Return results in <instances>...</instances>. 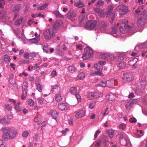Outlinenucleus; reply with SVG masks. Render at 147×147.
<instances>
[{"instance_id":"a18cd8bd","label":"nucleus","mask_w":147,"mask_h":147,"mask_svg":"<svg viewBox=\"0 0 147 147\" xmlns=\"http://www.w3.org/2000/svg\"><path fill=\"white\" fill-rule=\"evenodd\" d=\"M38 91L40 92H41L42 90V86L40 84H38L36 85Z\"/></svg>"},{"instance_id":"603ef678","label":"nucleus","mask_w":147,"mask_h":147,"mask_svg":"<svg viewBox=\"0 0 147 147\" xmlns=\"http://www.w3.org/2000/svg\"><path fill=\"white\" fill-rule=\"evenodd\" d=\"M129 121L131 123H134L136 122L137 120L134 117H132L130 118L129 119Z\"/></svg>"},{"instance_id":"473e14b6","label":"nucleus","mask_w":147,"mask_h":147,"mask_svg":"<svg viewBox=\"0 0 147 147\" xmlns=\"http://www.w3.org/2000/svg\"><path fill=\"white\" fill-rule=\"evenodd\" d=\"M62 99L61 95L57 93L55 95V100L56 101L59 102Z\"/></svg>"},{"instance_id":"e433bc0d","label":"nucleus","mask_w":147,"mask_h":147,"mask_svg":"<svg viewBox=\"0 0 147 147\" xmlns=\"http://www.w3.org/2000/svg\"><path fill=\"white\" fill-rule=\"evenodd\" d=\"M93 98H98L100 97V96H102V94H99V93L97 92H93Z\"/></svg>"},{"instance_id":"6e6552de","label":"nucleus","mask_w":147,"mask_h":147,"mask_svg":"<svg viewBox=\"0 0 147 147\" xmlns=\"http://www.w3.org/2000/svg\"><path fill=\"white\" fill-rule=\"evenodd\" d=\"M28 84L26 82H24L22 86V94L21 96V98L22 99H24L27 94V87Z\"/></svg>"},{"instance_id":"3c124183","label":"nucleus","mask_w":147,"mask_h":147,"mask_svg":"<svg viewBox=\"0 0 147 147\" xmlns=\"http://www.w3.org/2000/svg\"><path fill=\"white\" fill-rule=\"evenodd\" d=\"M5 3V1L3 0H1L0 1V8H3V5H4Z\"/></svg>"},{"instance_id":"c03bdc74","label":"nucleus","mask_w":147,"mask_h":147,"mask_svg":"<svg viewBox=\"0 0 147 147\" xmlns=\"http://www.w3.org/2000/svg\"><path fill=\"white\" fill-rule=\"evenodd\" d=\"M120 129L124 130L126 127V125L125 124L122 123L119 126Z\"/></svg>"},{"instance_id":"7c9ffc66","label":"nucleus","mask_w":147,"mask_h":147,"mask_svg":"<svg viewBox=\"0 0 147 147\" xmlns=\"http://www.w3.org/2000/svg\"><path fill=\"white\" fill-rule=\"evenodd\" d=\"M42 49L44 52L47 53L49 50L48 44H44L43 46Z\"/></svg>"},{"instance_id":"f257e3e1","label":"nucleus","mask_w":147,"mask_h":147,"mask_svg":"<svg viewBox=\"0 0 147 147\" xmlns=\"http://www.w3.org/2000/svg\"><path fill=\"white\" fill-rule=\"evenodd\" d=\"M2 139L5 141L13 139L17 134V131L11 128L4 127L2 129Z\"/></svg>"},{"instance_id":"338daca9","label":"nucleus","mask_w":147,"mask_h":147,"mask_svg":"<svg viewBox=\"0 0 147 147\" xmlns=\"http://www.w3.org/2000/svg\"><path fill=\"white\" fill-rule=\"evenodd\" d=\"M56 72L55 71H52L51 74V76L53 77H55L56 76Z\"/></svg>"},{"instance_id":"2f4dec72","label":"nucleus","mask_w":147,"mask_h":147,"mask_svg":"<svg viewBox=\"0 0 147 147\" xmlns=\"http://www.w3.org/2000/svg\"><path fill=\"white\" fill-rule=\"evenodd\" d=\"M104 3L103 1L101 0L98 1L95 5V6L96 7H100L103 5Z\"/></svg>"},{"instance_id":"f3484780","label":"nucleus","mask_w":147,"mask_h":147,"mask_svg":"<svg viewBox=\"0 0 147 147\" xmlns=\"http://www.w3.org/2000/svg\"><path fill=\"white\" fill-rule=\"evenodd\" d=\"M60 90V88L59 86L56 84L53 87L51 90L53 93L57 94L59 92Z\"/></svg>"},{"instance_id":"49530a36","label":"nucleus","mask_w":147,"mask_h":147,"mask_svg":"<svg viewBox=\"0 0 147 147\" xmlns=\"http://www.w3.org/2000/svg\"><path fill=\"white\" fill-rule=\"evenodd\" d=\"M29 134V133L28 131H25L23 132L22 133V135L24 137H26Z\"/></svg>"},{"instance_id":"864d4df0","label":"nucleus","mask_w":147,"mask_h":147,"mask_svg":"<svg viewBox=\"0 0 147 147\" xmlns=\"http://www.w3.org/2000/svg\"><path fill=\"white\" fill-rule=\"evenodd\" d=\"M140 55V53L138 52H132L131 54L132 56H135L136 57H138Z\"/></svg>"},{"instance_id":"9d476101","label":"nucleus","mask_w":147,"mask_h":147,"mask_svg":"<svg viewBox=\"0 0 147 147\" xmlns=\"http://www.w3.org/2000/svg\"><path fill=\"white\" fill-rule=\"evenodd\" d=\"M62 24V22L60 20L56 21L53 25L51 28L55 31L58 30Z\"/></svg>"},{"instance_id":"a19ab883","label":"nucleus","mask_w":147,"mask_h":147,"mask_svg":"<svg viewBox=\"0 0 147 147\" xmlns=\"http://www.w3.org/2000/svg\"><path fill=\"white\" fill-rule=\"evenodd\" d=\"M4 58L5 61L6 62H8L10 61V59L9 56L7 55H5L4 56Z\"/></svg>"},{"instance_id":"4c0bfd02","label":"nucleus","mask_w":147,"mask_h":147,"mask_svg":"<svg viewBox=\"0 0 147 147\" xmlns=\"http://www.w3.org/2000/svg\"><path fill=\"white\" fill-rule=\"evenodd\" d=\"M112 54H111L109 53H106L104 54L105 57L107 60L110 59V60H111V56L112 55Z\"/></svg>"},{"instance_id":"39448f33","label":"nucleus","mask_w":147,"mask_h":147,"mask_svg":"<svg viewBox=\"0 0 147 147\" xmlns=\"http://www.w3.org/2000/svg\"><path fill=\"white\" fill-rule=\"evenodd\" d=\"M111 56V61L117 62L123 60L124 55L123 53H119L115 55H112Z\"/></svg>"},{"instance_id":"c9c22d12","label":"nucleus","mask_w":147,"mask_h":147,"mask_svg":"<svg viewBox=\"0 0 147 147\" xmlns=\"http://www.w3.org/2000/svg\"><path fill=\"white\" fill-rule=\"evenodd\" d=\"M22 20V19L21 18H20V19H17L15 22V24L16 25H20L21 24Z\"/></svg>"},{"instance_id":"09e8293b","label":"nucleus","mask_w":147,"mask_h":147,"mask_svg":"<svg viewBox=\"0 0 147 147\" xmlns=\"http://www.w3.org/2000/svg\"><path fill=\"white\" fill-rule=\"evenodd\" d=\"M98 14L100 16L102 17L104 16V13L103 11L100 10L99 9H98Z\"/></svg>"},{"instance_id":"a211bd4d","label":"nucleus","mask_w":147,"mask_h":147,"mask_svg":"<svg viewBox=\"0 0 147 147\" xmlns=\"http://www.w3.org/2000/svg\"><path fill=\"white\" fill-rule=\"evenodd\" d=\"M131 74L130 73H126L124 75L123 79L126 80L127 81H130L132 79Z\"/></svg>"},{"instance_id":"4be33fe9","label":"nucleus","mask_w":147,"mask_h":147,"mask_svg":"<svg viewBox=\"0 0 147 147\" xmlns=\"http://www.w3.org/2000/svg\"><path fill=\"white\" fill-rule=\"evenodd\" d=\"M106 132L110 138H112L113 137L114 131L113 130L111 129H107Z\"/></svg>"},{"instance_id":"37998d69","label":"nucleus","mask_w":147,"mask_h":147,"mask_svg":"<svg viewBox=\"0 0 147 147\" xmlns=\"http://www.w3.org/2000/svg\"><path fill=\"white\" fill-rule=\"evenodd\" d=\"M28 105L31 106H32L34 105V101L31 99H29L28 100Z\"/></svg>"},{"instance_id":"393cba45","label":"nucleus","mask_w":147,"mask_h":147,"mask_svg":"<svg viewBox=\"0 0 147 147\" xmlns=\"http://www.w3.org/2000/svg\"><path fill=\"white\" fill-rule=\"evenodd\" d=\"M147 47V44L146 42H144L143 43L140 44L138 45L137 46H136V49H137V48L139 49L144 48H145Z\"/></svg>"},{"instance_id":"20e7f679","label":"nucleus","mask_w":147,"mask_h":147,"mask_svg":"<svg viewBox=\"0 0 147 147\" xmlns=\"http://www.w3.org/2000/svg\"><path fill=\"white\" fill-rule=\"evenodd\" d=\"M96 22L94 20L88 21L86 22L85 26V28L88 30L94 29L96 25Z\"/></svg>"},{"instance_id":"6e6d98bb","label":"nucleus","mask_w":147,"mask_h":147,"mask_svg":"<svg viewBox=\"0 0 147 147\" xmlns=\"http://www.w3.org/2000/svg\"><path fill=\"white\" fill-rule=\"evenodd\" d=\"M108 108L107 107L105 109V111L104 113H102V112H101V113L104 116H105L108 115Z\"/></svg>"},{"instance_id":"c85d7f7f","label":"nucleus","mask_w":147,"mask_h":147,"mask_svg":"<svg viewBox=\"0 0 147 147\" xmlns=\"http://www.w3.org/2000/svg\"><path fill=\"white\" fill-rule=\"evenodd\" d=\"M48 3H45L43 5L37 7L38 10H42L46 8L48 5Z\"/></svg>"},{"instance_id":"e2e57ef3","label":"nucleus","mask_w":147,"mask_h":147,"mask_svg":"<svg viewBox=\"0 0 147 147\" xmlns=\"http://www.w3.org/2000/svg\"><path fill=\"white\" fill-rule=\"evenodd\" d=\"M101 142V140H99L95 144V147H99L100 146Z\"/></svg>"},{"instance_id":"f704fd0d","label":"nucleus","mask_w":147,"mask_h":147,"mask_svg":"<svg viewBox=\"0 0 147 147\" xmlns=\"http://www.w3.org/2000/svg\"><path fill=\"white\" fill-rule=\"evenodd\" d=\"M107 82L105 80H102L99 83V85L101 86L105 87L106 86Z\"/></svg>"},{"instance_id":"cd10ccee","label":"nucleus","mask_w":147,"mask_h":147,"mask_svg":"<svg viewBox=\"0 0 147 147\" xmlns=\"http://www.w3.org/2000/svg\"><path fill=\"white\" fill-rule=\"evenodd\" d=\"M108 96V99L111 101L115 100L116 97V96L115 94L111 93L109 94Z\"/></svg>"},{"instance_id":"680f3d73","label":"nucleus","mask_w":147,"mask_h":147,"mask_svg":"<svg viewBox=\"0 0 147 147\" xmlns=\"http://www.w3.org/2000/svg\"><path fill=\"white\" fill-rule=\"evenodd\" d=\"M100 131L97 130L95 133V134L94 135V137L95 138H96L97 137V136H98V135L100 134Z\"/></svg>"},{"instance_id":"5701e85b","label":"nucleus","mask_w":147,"mask_h":147,"mask_svg":"<svg viewBox=\"0 0 147 147\" xmlns=\"http://www.w3.org/2000/svg\"><path fill=\"white\" fill-rule=\"evenodd\" d=\"M69 91L70 93L73 95H75L77 93V89L74 87H71L69 89Z\"/></svg>"},{"instance_id":"72a5a7b5","label":"nucleus","mask_w":147,"mask_h":147,"mask_svg":"<svg viewBox=\"0 0 147 147\" xmlns=\"http://www.w3.org/2000/svg\"><path fill=\"white\" fill-rule=\"evenodd\" d=\"M126 64L124 62H123L119 63L118 65V67L120 69H123L125 66Z\"/></svg>"},{"instance_id":"bf43d9fd","label":"nucleus","mask_w":147,"mask_h":147,"mask_svg":"<svg viewBox=\"0 0 147 147\" xmlns=\"http://www.w3.org/2000/svg\"><path fill=\"white\" fill-rule=\"evenodd\" d=\"M13 31L14 33L16 35H18V34L19 33V30L17 28L13 29Z\"/></svg>"},{"instance_id":"ea45409f","label":"nucleus","mask_w":147,"mask_h":147,"mask_svg":"<svg viewBox=\"0 0 147 147\" xmlns=\"http://www.w3.org/2000/svg\"><path fill=\"white\" fill-rule=\"evenodd\" d=\"M133 104L132 101L131 100L128 101L126 103L125 105V107L126 108H128L129 106L131 107Z\"/></svg>"},{"instance_id":"b1692460","label":"nucleus","mask_w":147,"mask_h":147,"mask_svg":"<svg viewBox=\"0 0 147 147\" xmlns=\"http://www.w3.org/2000/svg\"><path fill=\"white\" fill-rule=\"evenodd\" d=\"M85 74L82 72L80 73L76 77V79L77 80H82L85 77Z\"/></svg>"},{"instance_id":"bb28decb","label":"nucleus","mask_w":147,"mask_h":147,"mask_svg":"<svg viewBox=\"0 0 147 147\" xmlns=\"http://www.w3.org/2000/svg\"><path fill=\"white\" fill-rule=\"evenodd\" d=\"M68 71L71 73H73L76 72V69L74 66H70L68 68Z\"/></svg>"},{"instance_id":"6ab92c4d","label":"nucleus","mask_w":147,"mask_h":147,"mask_svg":"<svg viewBox=\"0 0 147 147\" xmlns=\"http://www.w3.org/2000/svg\"><path fill=\"white\" fill-rule=\"evenodd\" d=\"M21 5L18 4L14 6L13 9V12H19L21 9Z\"/></svg>"},{"instance_id":"de8ad7c7","label":"nucleus","mask_w":147,"mask_h":147,"mask_svg":"<svg viewBox=\"0 0 147 147\" xmlns=\"http://www.w3.org/2000/svg\"><path fill=\"white\" fill-rule=\"evenodd\" d=\"M112 17H111V20L110 21V22L111 23H112L113 22V21L115 20V13H112Z\"/></svg>"},{"instance_id":"4468645a","label":"nucleus","mask_w":147,"mask_h":147,"mask_svg":"<svg viewBox=\"0 0 147 147\" xmlns=\"http://www.w3.org/2000/svg\"><path fill=\"white\" fill-rule=\"evenodd\" d=\"M76 12L72 10H70L67 14L66 15V16L67 18L70 19L72 18L76 17Z\"/></svg>"},{"instance_id":"c756f323","label":"nucleus","mask_w":147,"mask_h":147,"mask_svg":"<svg viewBox=\"0 0 147 147\" xmlns=\"http://www.w3.org/2000/svg\"><path fill=\"white\" fill-rule=\"evenodd\" d=\"M40 39V36L38 35V36L36 37L33 38L31 40V42L32 43H36L38 42Z\"/></svg>"},{"instance_id":"0eeeda50","label":"nucleus","mask_w":147,"mask_h":147,"mask_svg":"<svg viewBox=\"0 0 147 147\" xmlns=\"http://www.w3.org/2000/svg\"><path fill=\"white\" fill-rule=\"evenodd\" d=\"M126 23L122 22L119 28V30L120 32L122 33H125L127 32L129 30V26L127 25L128 21H126Z\"/></svg>"},{"instance_id":"052dcab7","label":"nucleus","mask_w":147,"mask_h":147,"mask_svg":"<svg viewBox=\"0 0 147 147\" xmlns=\"http://www.w3.org/2000/svg\"><path fill=\"white\" fill-rule=\"evenodd\" d=\"M93 92H89L88 93V97L90 98L91 99L93 98Z\"/></svg>"},{"instance_id":"1a4fd4ad","label":"nucleus","mask_w":147,"mask_h":147,"mask_svg":"<svg viewBox=\"0 0 147 147\" xmlns=\"http://www.w3.org/2000/svg\"><path fill=\"white\" fill-rule=\"evenodd\" d=\"M106 63L105 61H100L98 64H96L94 65V67L99 71H101L102 69V65H105Z\"/></svg>"},{"instance_id":"a878e982","label":"nucleus","mask_w":147,"mask_h":147,"mask_svg":"<svg viewBox=\"0 0 147 147\" xmlns=\"http://www.w3.org/2000/svg\"><path fill=\"white\" fill-rule=\"evenodd\" d=\"M53 13L57 17L63 18V16L61 14L59 11L57 10H55L54 11Z\"/></svg>"},{"instance_id":"aec40b11","label":"nucleus","mask_w":147,"mask_h":147,"mask_svg":"<svg viewBox=\"0 0 147 147\" xmlns=\"http://www.w3.org/2000/svg\"><path fill=\"white\" fill-rule=\"evenodd\" d=\"M74 5L75 6L78 7H82L84 6V3L81 2L80 1H77L75 2Z\"/></svg>"},{"instance_id":"412c9836","label":"nucleus","mask_w":147,"mask_h":147,"mask_svg":"<svg viewBox=\"0 0 147 147\" xmlns=\"http://www.w3.org/2000/svg\"><path fill=\"white\" fill-rule=\"evenodd\" d=\"M58 113L55 110H53L51 112V115L52 118L56 119L58 116Z\"/></svg>"},{"instance_id":"79ce46f5","label":"nucleus","mask_w":147,"mask_h":147,"mask_svg":"<svg viewBox=\"0 0 147 147\" xmlns=\"http://www.w3.org/2000/svg\"><path fill=\"white\" fill-rule=\"evenodd\" d=\"M113 8L112 6H108L107 9V13H111L113 11Z\"/></svg>"},{"instance_id":"5fc2aeb1","label":"nucleus","mask_w":147,"mask_h":147,"mask_svg":"<svg viewBox=\"0 0 147 147\" xmlns=\"http://www.w3.org/2000/svg\"><path fill=\"white\" fill-rule=\"evenodd\" d=\"M75 95L76 96V98L78 100V101H80L81 97L80 95L78 94L77 93Z\"/></svg>"},{"instance_id":"13d9d810","label":"nucleus","mask_w":147,"mask_h":147,"mask_svg":"<svg viewBox=\"0 0 147 147\" xmlns=\"http://www.w3.org/2000/svg\"><path fill=\"white\" fill-rule=\"evenodd\" d=\"M95 105V102H92L90 103L89 105V107L91 109H93Z\"/></svg>"},{"instance_id":"7ed1b4c3","label":"nucleus","mask_w":147,"mask_h":147,"mask_svg":"<svg viewBox=\"0 0 147 147\" xmlns=\"http://www.w3.org/2000/svg\"><path fill=\"white\" fill-rule=\"evenodd\" d=\"M93 56V51L90 48L88 47L84 49L82 57L83 60H86L92 57Z\"/></svg>"},{"instance_id":"58836bf2","label":"nucleus","mask_w":147,"mask_h":147,"mask_svg":"<svg viewBox=\"0 0 147 147\" xmlns=\"http://www.w3.org/2000/svg\"><path fill=\"white\" fill-rule=\"evenodd\" d=\"M117 28L116 27L113 28L111 30V33L113 34H116L117 32Z\"/></svg>"},{"instance_id":"9b49d317","label":"nucleus","mask_w":147,"mask_h":147,"mask_svg":"<svg viewBox=\"0 0 147 147\" xmlns=\"http://www.w3.org/2000/svg\"><path fill=\"white\" fill-rule=\"evenodd\" d=\"M147 18L146 14L141 15L138 22V24L140 26L143 25L144 22H146V20Z\"/></svg>"},{"instance_id":"2eb2a0df","label":"nucleus","mask_w":147,"mask_h":147,"mask_svg":"<svg viewBox=\"0 0 147 147\" xmlns=\"http://www.w3.org/2000/svg\"><path fill=\"white\" fill-rule=\"evenodd\" d=\"M138 61V60L136 58H134L131 59L128 62L129 65L131 66H133V67L134 68H135L137 66V65L136 64V62Z\"/></svg>"},{"instance_id":"774afa93","label":"nucleus","mask_w":147,"mask_h":147,"mask_svg":"<svg viewBox=\"0 0 147 147\" xmlns=\"http://www.w3.org/2000/svg\"><path fill=\"white\" fill-rule=\"evenodd\" d=\"M3 143V141L2 140H0V146H1V147H5Z\"/></svg>"},{"instance_id":"8fccbe9b","label":"nucleus","mask_w":147,"mask_h":147,"mask_svg":"<svg viewBox=\"0 0 147 147\" xmlns=\"http://www.w3.org/2000/svg\"><path fill=\"white\" fill-rule=\"evenodd\" d=\"M6 109L9 111L11 110L12 108V106L8 104H6L5 105Z\"/></svg>"},{"instance_id":"ddd939ff","label":"nucleus","mask_w":147,"mask_h":147,"mask_svg":"<svg viewBox=\"0 0 147 147\" xmlns=\"http://www.w3.org/2000/svg\"><path fill=\"white\" fill-rule=\"evenodd\" d=\"M107 25V23L104 21H101L99 22L97 25V28L100 30L106 28Z\"/></svg>"},{"instance_id":"0e129e2a","label":"nucleus","mask_w":147,"mask_h":147,"mask_svg":"<svg viewBox=\"0 0 147 147\" xmlns=\"http://www.w3.org/2000/svg\"><path fill=\"white\" fill-rule=\"evenodd\" d=\"M33 141L34 142L37 141L38 140V138L37 136L36 135H34L33 136Z\"/></svg>"},{"instance_id":"423d86ee","label":"nucleus","mask_w":147,"mask_h":147,"mask_svg":"<svg viewBox=\"0 0 147 147\" xmlns=\"http://www.w3.org/2000/svg\"><path fill=\"white\" fill-rule=\"evenodd\" d=\"M116 9L119 10L120 14L121 15L125 14L128 11L127 7L124 5H120L117 6Z\"/></svg>"},{"instance_id":"f8f14e48","label":"nucleus","mask_w":147,"mask_h":147,"mask_svg":"<svg viewBox=\"0 0 147 147\" xmlns=\"http://www.w3.org/2000/svg\"><path fill=\"white\" fill-rule=\"evenodd\" d=\"M74 113L75 114V116L76 117L81 118L85 115L86 111L84 110L83 109L75 112Z\"/></svg>"},{"instance_id":"dca6fc26","label":"nucleus","mask_w":147,"mask_h":147,"mask_svg":"<svg viewBox=\"0 0 147 147\" xmlns=\"http://www.w3.org/2000/svg\"><path fill=\"white\" fill-rule=\"evenodd\" d=\"M58 108L61 111L66 110L68 109V107L65 103H60L58 105Z\"/></svg>"},{"instance_id":"f03ea898","label":"nucleus","mask_w":147,"mask_h":147,"mask_svg":"<svg viewBox=\"0 0 147 147\" xmlns=\"http://www.w3.org/2000/svg\"><path fill=\"white\" fill-rule=\"evenodd\" d=\"M56 32L53 28H50L44 30L43 36L46 39L49 40L55 36Z\"/></svg>"},{"instance_id":"4d7b16f0","label":"nucleus","mask_w":147,"mask_h":147,"mask_svg":"<svg viewBox=\"0 0 147 147\" xmlns=\"http://www.w3.org/2000/svg\"><path fill=\"white\" fill-rule=\"evenodd\" d=\"M17 105H16L15 106V109L16 111L18 112H19L21 111L22 110V108L20 107H18Z\"/></svg>"},{"instance_id":"69168bd1","label":"nucleus","mask_w":147,"mask_h":147,"mask_svg":"<svg viewBox=\"0 0 147 147\" xmlns=\"http://www.w3.org/2000/svg\"><path fill=\"white\" fill-rule=\"evenodd\" d=\"M24 57L26 59H29V55L28 53H26L24 55Z\"/></svg>"}]
</instances>
